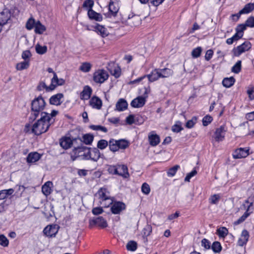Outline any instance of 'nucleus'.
<instances>
[{
    "label": "nucleus",
    "instance_id": "f257e3e1",
    "mask_svg": "<svg viewBox=\"0 0 254 254\" xmlns=\"http://www.w3.org/2000/svg\"><path fill=\"white\" fill-rule=\"evenodd\" d=\"M74 155L75 157H81L84 160H91L97 161L100 157V152L98 148H87L83 146H74L72 151V156Z\"/></svg>",
    "mask_w": 254,
    "mask_h": 254
},
{
    "label": "nucleus",
    "instance_id": "f03ea898",
    "mask_svg": "<svg viewBox=\"0 0 254 254\" xmlns=\"http://www.w3.org/2000/svg\"><path fill=\"white\" fill-rule=\"evenodd\" d=\"M46 103L41 96L34 99L31 102V111L29 120L30 122H33L41 113L45 107Z\"/></svg>",
    "mask_w": 254,
    "mask_h": 254
},
{
    "label": "nucleus",
    "instance_id": "7ed1b4c3",
    "mask_svg": "<svg viewBox=\"0 0 254 254\" xmlns=\"http://www.w3.org/2000/svg\"><path fill=\"white\" fill-rule=\"evenodd\" d=\"M49 118H47L46 116L45 117L44 116L41 115L40 119L35 122L32 126V132L37 135L46 132L52 125L50 123V121L47 120Z\"/></svg>",
    "mask_w": 254,
    "mask_h": 254
},
{
    "label": "nucleus",
    "instance_id": "20e7f679",
    "mask_svg": "<svg viewBox=\"0 0 254 254\" xmlns=\"http://www.w3.org/2000/svg\"><path fill=\"white\" fill-rule=\"evenodd\" d=\"M96 195L100 199L101 204L105 207H108L113 203V200L110 195L109 191L106 188H100Z\"/></svg>",
    "mask_w": 254,
    "mask_h": 254
},
{
    "label": "nucleus",
    "instance_id": "39448f33",
    "mask_svg": "<svg viewBox=\"0 0 254 254\" xmlns=\"http://www.w3.org/2000/svg\"><path fill=\"white\" fill-rule=\"evenodd\" d=\"M77 141H79L80 143H82L81 139L79 136L74 137L70 135V136H63L60 139L59 143L63 149L66 150L70 148Z\"/></svg>",
    "mask_w": 254,
    "mask_h": 254
},
{
    "label": "nucleus",
    "instance_id": "423d86ee",
    "mask_svg": "<svg viewBox=\"0 0 254 254\" xmlns=\"http://www.w3.org/2000/svg\"><path fill=\"white\" fill-rule=\"evenodd\" d=\"M145 91L143 96H139L133 99L130 105L134 108H140L144 106L146 102V99L148 97V94L150 92V89L144 88Z\"/></svg>",
    "mask_w": 254,
    "mask_h": 254
},
{
    "label": "nucleus",
    "instance_id": "0eeeda50",
    "mask_svg": "<svg viewBox=\"0 0 254 254\" xmlns=\"http://www.w3.org/2000/svg\"><path fill=\"white\" fill-rule=\"evenodd\" d=\"M108 77V72L104 69H98L93 74V80L98 83H103Z\"/></svg>",
    "mask_w": 254,
    "mask_h": 254
},
{
    "label": "nucleus",
    "instance_id": "6e6552de",
    "mask_svg": "<svg viewBox=\"0 0 254 254\" xmlns=\"http://www.w3.org/2000/svg\"><path fill=\"white\" fill-rule=\"evenodd\" d=\"M11 13L8 9H4L0 12V25L2 26L11 22Z\"/></svg>",
    "mask_w": 254,
    "mask_h": 254
},
{
    "label": "nucleus",
    "instance_id": "1a4fd4ad",
    "mask_svg": "<svg viewBox=\"0 0 254 254\" xmlns=\"http://www.w3.org/2000/svg\"><path fill=\"white\" fill-rule=\"evenodd\" d=\"M249 154V149L247 148H240L236 149L233 153V157L234 159H241L245 158Z\"/></svg>",
    "mask_w": 254,
    "mask_h": 254
},
{
    "label": "nucleus",
    "instance_id": "9d476101",
    "mask_svg": "<svg viewBox=\"0 0 254 254\" xmlns=\"http://www.w3.org/2000/svg\"><path fill=\"white\" fill-rule=\"evenodd\" d=\"M59 230V226L57 225H50L45 227L43 230L44 234L50 237H55Z\"/></svg>",
    "mask_w": 254,
    "mask_h": 254
},
{
    "label": "nucleus",
    "instance_id": "9b49d317",
    "mask_svg": "<svg viewBox=\"0 0 254 254\" xmlns=\"http://www.w3.org/2000/svg\"><path fill=\"white\" fill-rule=\"evenodd\" d=\"M111 210L113 214H120L123 210L126 209V204L121 201H116L113 202Z\"/></svg>",
    "mask_w": 254,
    "mask_h": 254
},
{
    "label": "nucleus",
    "instance_id": "f8f14e48",
    "mask_svg": "<svg viewBox=\"0 0 254 254\" xmlns=\"http://www.w3.org/2000/svg\"><path fill=\"white\" fill-rule=\"evenodd\" d=\"M89 104L92 108L100 110L102 106V101L99 97L94 96L90 99Z\"/></svg>",
    "mask_w": 254,
    "mask_h": 254
},
{
    "label": "nucleus",
    "instance_id": "ddd939ff",
    "mask_svg": "<svg viewBox=\"0 0 254 254\" xmlns=\"http://www.w3.org/2000/svg\"><path fill=\"white\" fill-rule=\"evenodd\" d=\"M226 129L224 126L217 128L214 133V138L216 141H222L225 137Z\"/></svg>",
    "mask_w": 254,
    "mask_h": 254
},
{
    "label": "nucleus",
    "instance_id": "4468645a",
    "mask_svg": "<svg viewBox=\"0 0 254 254\" xmlns=\"http://www.w3.org/2000/svg\"><path fill=\"white\" fill-rule=\"evenodd\" d=\"M117 175L122 176L125 178H127L129 177L128 169L125 165H117Z\"/></svg>",
    "mask_w": 254,
    "mask_h": 254
},
{
    "label": "nucleus",
    "instance_id": "2eb2a0df",
    "mask_svg": "<svg viewBox=\"0 0 254 254\" xmlns=\"http://www.w3.org/2000/svg\"><path fill=\"white\" fill-rule=\"evenodd\" d=\"M148 140L150 145L155 146L157 145L160 141V137L156 134H155L153 131L151 132L148 135Z\"/></svg>",
    "mask_w": 254,
    "mask_h": 254
},
{
    "label": "nucleus",
    "instance_id": "dca6fc26",
    "mask_svg": "<svg viewBox=\"0 0 254 254\" xmlns=\"http://www.w3.org/2000/svg\"><path fill=\"white\" fill-rule=\"evenodd\" d=\"M89 18L91 20H94L96 21H101L103 19L102 15L97 13L93 9H88L87 12Z\"/></svg>",
    "mask_w": 254,
    "mask_h": 254
},
{
    "label": "nucleus",
    "instance_id": "f3484780",
    "mask_svg": "<svg viewBox=\"0 0 254 254\" xmlns=\"http://www.w3.org/2000/svg\"><path fill=\"white\" fill-rule=\"evenodd\" d=\"M249 232L246 230H244L242 231L241 237L238 241V245L242 247L246 245L249 240Z\"/></svg>",
    "mask_w": 254,
    "mask_h": 254
},
{
    "label": "nucleus",
    "instance_id": "a211bd4d",
    "mask_svg": "<svg viewBox=\"0 0 254 254\" xmlns=\"http://www.w3.org/2000/svg\"><path fill=\"white\" fill-rule=\"evenodd\" d=\"M94 31L102 37H107L109 35L108 30L103 26L97 24L94 27Z\"/></svg>",
    "mask_w": 254,
    "mask_h": 254
},
{
    "label": "nucleus",
    "instance_id": "6ab92c4d",
    "mask_svg": "<svg viewBox=\"0 0 254 254\" xmlns=\"http://www.w3.org/2000/svg\"><path fill=\"white\" fill-rule=\"evenodd\" d=\"M251 48V44L250 42L247 41L239 46L237 48L238 55L239 56L243 53L248 51Z\"/></svg>",
    "mask_w": 254,
    "mask_h": 254
},
{
    "label": "nucleus",
    "instance_id": "aec40b11",
    "mask_svg": "<svg viewBox=\"0 0 254 254\" xmlns=\"http://www.w3.org/2000/svg\"><path fill=\"white\" fill-rule=\"evenodd\" d=\"M150 82H154L157 80L160 77L159 68L154 69L150 74L146 75Z\"/></svg>",
    "mask_w": 254,
    "mask_h": 254
},
{
    "label": "nucleus",
    "instance_id": "412c9836",
    "mask_svg": "<svg viewBox=\"0 0 254 254\" xmlns=\"http://www.w3.org/2000/svg\"><path fill=\"white\" fill-rule=\"evenodd\" d=\"M92 89L89 86H86L84 87L83 91L81 93L80 98L82 100H88L90 98L91 93Z\"/></svg>",
    "mask_w": 254,
    "mask_h": 254
},
{
    "label": "nucleus",
    "instance_id": "4be33fe9",
    "mask_svg": "<svg viewBox=\"0 0 254 254\" xmlns=\"http://www.w3.org/2000/svg\"><path fill=\"white\" fill-rule=\"evenodd\" d=\"M41 155L36 152H33L30 153L27 157V162L28 163H35L38 161L41 158Z\"/></svg>",
    "mask_w": 254,
    "mask_h": 254
},
{
    "label": "nucleus",
    "instance_id": "5701e85b",
    "mask_svg": "<svg viewBox=\"0 0 254 254\" xmlns=\"http://www.w3.org/2000/svg\"><path fill=\"white\" fill-rule=\"evenodd\" d=\"M91 221L94 224L102 228L107 227L108 225L106 221L101 216L93 219Z\"/></svg>",
    "mask_w": 254,
    "mask_h": 254
},
{
    "label": "nucleus",
    "instance_id": "b1692460",
    "mask_svg": "<svg viewBox=\"0 0 254 254\" xmlns=\"http://www.w3.org/2000/svg\"><path fill=\"white\" fill-rule=\"evenodd\" d=\"M63 95L62 93H59L56 95L52 96L50 99V103L54 105H60L62 102L61 99L63 97Z\"/></svg>",
    "mask_w": 254,
    "mask_h": 254
},
{
    "label": "nucleus",
    "instance_id": "393cba45",
    "mask_svg": "<svg viewBox=\"0 0 254 254\" xmlns=\"http://www.w3.org/2000/svg\"><path fill=\"white\" fill-rule=\"evenodd\" d=\"M53 186L52 182L50 181L47 182L42 187V191L44 195L48 196L51 193L52 187Z\"/></svg>",
    "mask_w": 254,
    "mask_h": 254
},
{
    "label": "nucleus",
    "instance_id": "a878e982",
    "mask_svg": "<svg viewBox=\"0 0 254 254\" xmlns=\"http://www.w3.org/2000/svg\"><path fill=\"white\" fill-rule=\"evenodd\" d=\"M127 102L124 99H120L116 105V110L118 111H123L127 107Z\"/></svg>",
    "mask_w": 254,
    "mask_h": 254
},
{
    "label": "nucleus",
    "instance_id": "bb28decb",
    "mask_svg": "<svg viewBox=\"0 0 254 254\" xmlns=\"http://www.w3.org/2000/svg\"><path fill=\"white\" fill-rule=\"evenodd\" d=\"M159 72L161 78L169 77L174 73L173 70L168 68H159Z\"/></svg>",
    "mask_w": 254,
    "mask_h": 254
},
{
    "label": "nucleus",
    "instance_id": "cd10ccee",
    "mask_svg": "<svg viewBox=\"0 0 254 254\" xmlns=\"http://www.w3.org/2000/svg\"><path fill=\"white\" fill-rule=\"evenodd\" d=\"M64 82L65 81L63 79H59L56 73L54 72V76L52 79L51 83L54 86V89L57 85H62L64 84Z\"/></svg>",
    "mask_w": 254,
    "mask_h": 254
},
{
    "label": "nucleus",
    "instance_id": "c85d7f7f",
    "mask_svg": "<svg viewBox=\"0 0 254 254\" xmlns=\"http://www.w3.org/2000/svg\"><path fill=\"white\" fill-rule=\"evenodd\" d=\"M44 89H45L47 91H52L54 89V86L51 83L49 86H48L44 82H40L37 86V90L42 91Z\"/></svg>",
    "mask_w": 254,
    "mask_h": 254
},
{
    "label": "nucleus",
    "instance_id": "c756f323",
    "mask_svg": "<svg viewBox=\"0 0 254 254\" xmlns=\"http://www.w3.org/2000/svg\"><path fill=\"white\" fill-rule=\"evenodd\" d=\"M119 7L117 3H114L113 1H111L109 4V10L113 16H116L118 12Z\"/></svg>",
    "mask_w": 254,
    "mask_h": 254
},
{
    "label": "nucleus",
    "instance_id": "7c9ffc66",
    "mask_svg": "<svg viewBox=\"0 0 254 254\" xmlns=\"http://www.w3.org/2000/svg\"><path fill=\"white\" fill-rule=\"evenodd\" d=\"M34 28L35 32L39 34H42L46 30V27L43 25L40 21H36V24Z\"/></svg>",
    "mask_w": 254,
    "mask_h": 254
},
{
    "label": "nucleus",
    "instance_id": "2f4dec72",
    "mask_svg": "<svg viewBox=\"0 0 254 254\" xmlns=\"http://www.w3.org/2000/svg\"><path fill=\"white\" fill-rule=\"evenodd\" d=\"M58 113V112L56 110H53L52 113L51 114L47 113L46 112H42L41 115L44 116L45 117L46 116L47 118H49V119L47 120L48 121L49 120L50 121V123L52 125L54 122L55 119H53L54 117H55Z\"/></svg>",
    "mask_w": 254,
    "mask_h": 254
},
{
    "label": "nucleus",
    "instance_id": "473e14b6",
    "mask_svg": "<svg viewBox=\"0 0 254 254\" xmlns=\"http://www.w3.org/2000/svg\"><path fill=\"white\" fill-rule=\"evenodd\" d=\"M254 9V3H249L245 5L244 7L240 10V14L249 13Z\"/></svg>",
    "mask_w": 254,
    "mask_h": 254
},
{
    "label": "nucleus",
    "instance_id": "72a5a7b5",
    "mask_svg": "<svg viewBox=\"0 0 254 254\" xmlns=\"http://www.w3.org/2000/svg\"><path fill=\"white\" fill-rule=\"evenodd\" d=\"M235 79L234 77L225 78L222 81L223 85L227 88L230 87L235 83Z\"/></svg>",
    "mask_w": 254,
    "mask_h": 254
},
{
    "label": "nucleus",
    "instance_id": "f704fd0d",
    "mask_svg": "<svg viewBox=\"0 0 254 254\" xmlns=\"http://www.w3.org/2000/svg\"><path fill=\"white\" fill-rule=\"evenodd\" d=\"M109 146L110 150L112 152L117 151L119 149L117 140L114 139L110 140L109 142Z\"/></svg>",
    "mask_w": 254,
    "mask_h": 254
},
{
    "label": "nucleus",
    "instance_id": "c9c22d12",
    "mask_svg": "<svg viewBox=\"0 0 254 254\" xmlns=\"http://www.w3.org/2000/svg\"><path fill=\"white\" fill-rule=\"evenodd\" d=\"M94 136L93 135L87 133L83 135L82 142H83L87 145L91 144L93 142Z\"/></svg>",
    "mask_w": 254,
    "mask_h": 254
},
{
    "label": "nucleus",
    "instance_id": "e433bc0d",
    "mask_svg": "<svg viewBox=\"0 0 254 254\" xmlns=\"http://www.w3.org/2000/svg\"><path fill=\"white\" fill-rule=\"evenodd\" d=\"M152 232V227L150 225H146L142 230V235L144 239H146Z\"/></svg>",
    "mask_w": 254,
    "mask_h": 254
},
{
    "label": "nucleus",
    "instance_id": "4c0bfd02",
    "mask_svg": "<svg viewBox=\"0 0 254 254\" xmlns=\"http://www.w3.org/2000/svg\"><path fill=\"white\" fill-rule=\"evenodd\" d=\"M29 66V61H24L23 62L18 63L16 64V68L18 70H22L27 69Z\"/></svg>",
    "mask_w": 254,
    "mask_h": 254
},
{
    "label": "nucleus",
    "instance_id": "58836bf2",
    "mask_svg": "<svg viewBox=\"0 0 254 254\" xmlns=\"http://www.w3.org/2000/svg\"><path fill=\"white\" fill-rule=\"evenodd\" d=\"M35 50L36 52L40 55L45 54L47 51V47L46 46H41L37 44L35 46Z\"/></svg>",
    "mask_w": 254,
    "mask_h": 254
},
{
    "label": "nucleus",
    "instance_id": "ea45409f",
    "mask_svg": "<svg viewBox=\"0 0 254 254\" xmlns=\"http://www.w3.org/2000/svg\"><path fill=\"white\" fill-rule=\"evenodd\" d=\"M252 213V211H251V212H248V211H246L240 218H239L237 221L234 222V225H237L244 222Z\"/></svg>",
    "mask_w": 254,
    "mask_h": 254
},
{
    "label": "nucleus",
    "instance_id": "a19ab883",
    "mask_svg": "<svg viewBox=\"0 0 254 254\" xmlns=\"http://www.w3.org/2000/svg\"><path fill=\"white\" fill-rule=\"evenodd\" d=\"M36 24V21H35V19L32 17H31L27 20L26 23V28L28 30H31L35 27Z\"/></svg>",
    "mask_w": 254,
    "mask_h": 254
},
{
    "label": "nucleus",
    "instance_id": "79ce46f5",
    "mask_svg": "<svg viewBox=\"0 0 254 254\" xmlns=\"http://www.w3.org/2000/svg\"><path fill=\"white\" fill-rule=\"evenodd\" d=\"M91 68V64L87 62L83 63L79 67V69L84 72H89Z\"/></svg>",
    "mask_w": 254,
    "mask_h": 254
},
{
    "label": "nucleus",
    "instance_id": "37998d69",
    "mask_svg": "<svg viewBox=\"0 0 254 254\" xmlns=\"http://www.w3.org/2000/svg\"><path fill=\"white\" fill-rule=\"evenodd\" d=\"M119 149H125L129 146V142L125 139L117 140Z\"/></svg>",
    "mask_w": 254,
    "mask_h": 254
},
{
    "label": "nucleus",
    "instance_id": "c03bdc74",
    "mask_svg": "<svg viewBox=\"0 0 254 254\" xmlns=\"http://www.w3.org/2000/svg\"><path fill=\"white\" fill-rule=\"evenodd\" d=\"M126 247L128 251H134L137 249V243L133 241H129L127 243Z\"/></svg>",
    "mask_w": 254,
    "mask_h": 254
},
{
    "label": "nucleus",
    "instance_id": "a18cd8bd",
    "mask_svg": "<svg viewBox=\"0 0 254 254\" xmlns=\"http://www.w3.org/2000/svg\"><path fill=\"white\" fill-rule=\"evenodd\" d=\"M109 145V142L105 139H101L98 141L97 146L98 149L101 150L105 149Z\"/></svg>",
    "mask_w": 254,
    "mask_h": 254
},
{
    "label": "nucleus",
    "instance_id": "49530a36",
    "mask_svg": "<svg viewBox=\"0 0 254 254\" xmlns=\"http://www.w3.org/2000/svg\"><path fill=\"white\" fill-rule=\"evenodd\" d=\"M220 199V195L219 194H215L211 195L209 198V202L211 204H217Z\"/></svg>",
    "mask_w": 254,
    "mask_h": 254
},
{
    "label": "nucleus",
    "instance_id": "de8ad7c7",
    "mask_svg": "<svg viewBox=\"0 0 254 254\" xmlns=\"http://www.w3.org/2000/svg\"><path fill=\"white\" fill-rule=\"evenodd\" d=\"M211 249L214 253H219L222 249V247L220 243L219 242L216 241L214 242L212 246Z\"/></svg>",
    "mask_w": 254,
    "mask_h": 254
},
{
    "label": "nucleus",
    "instance_id": "09e8293b",
    "mask_svg": "<svg viewBox=\"0 0 254 254\" xmlns=\"http://www.w3.org/2000/svg\"><path fill=\"white\" fill-rule=\"evenodd\" d=\"M241 70V61H238L232 67V72L235 73H239Z\"/></svg>",
    "mask_w": 254,
    "mask_h": 254
},
{
    "label": "nucleus",
    "instance_id": "8fccbe9b",
    "mask_svg": "<svg viewBox=\"0 0 254 254\" xmlns=\"http://www.w3.org/2000/svg\"><path fill=\"white\" fill-rule=\"evenodd\" d=\"M180 168V166L176 165L170 168L167 172V175L169 177H173L176 174L177 170Z\"/></svg>",
    "mask_w": 254,
    "mask_h": 254
},
{
    "label": "nucleus",
    "instance_id": "3c124183",
    "mask_svg": "<svg viewBox=\"0 0 254 254\" xmlns=\"http://www.w3.org/2000/svg\"><path fill=\"white\" fill-rule=\"evenodd\" d=\"M202 52V48L198 47L194 49L191 52V56L193 58H197L200 56Z\"/></svg>",
    "mask_w": 254,
    "mask_h": 254
},
{
    "label": "nucleus",
    "instance_id": "603ef678",
    "mask_svg": "<svg viewBox=\"0 0 254 254\" xmlns=\"http://www.w3.org/2000/svg\"><path fill=\"white\" fill-rule=\"evenodd\" d=\"M90 128L94 130H101L104 132H107L108 131L106 127L100 125H91Z\"/></svg>",
    "mask_w": 254,
    "mask_h": 254
},
{
    "label": "nucleus",
    "instance_id": "864d4df0",
    "mask_svg": "<svg viewBox=\"0 0 254 254\" xmlns=\"http://www.w3.org/2000/svg\"><path fill=\"white\" fill-rule=\"evenodd\" d=\"M141 191L144 194H148L150 192V188L149 185L146 183H144L141 186Z\"/></svg>",
    "mask_w": 254,
    "mask_h": 254
},
{
    "label": "nucleus",
    "instance_id": "5fc2aeb1",
    "mask_svg": "<svg viewBox=\"0 0 254 254\" xmlns=\"http://www.w3.org/2000/svg\"><path fill=\"white\" fill-rule=\"evenodd\" d=\"M94 5V1L92 0H85L83 3V8H88V9H92Z\"/></svg>",
    "mask_w": 254,
    "mask_h": 254
},
{
    "label": "nucleus",
    "instance_id": "6e6d98bb",
    "mask_svg": "<svg viewBox=\"0 0 254 254\" xmlns=\"http://www.w3.org/2000/svg\"><path fill=\"white\" fill-rule=\"evenodd\" d=\"M247 26L245 24H239L236 28V31L239 33H241L242 35H244V31L246 29Z\"/></svg>",
    "mask_w": 254,
    "mask_h": 254
},
{
    "label": "nucleus",
    "instance_id": "4d7b16f0",
    "mask_svg": "<svg viewBox=\"0 0 254 254\" xmlns=\"http://www.w3.org/2000/svg\"><path fill=\"white\" fill-rule=\"evenodd\" d=\"M9 242L8 239L3 235H0V245L3 247H7Z\"/></svg>",
    "mask_w": 254,
    "mask_h": 254
},
{
    "label": "nucleus",
    "instance_id": "13d9d810",
    "mask_svg": "<svg viewBox=\"0 0 254 254\" xmlns=\"http://www.w3.org/2000/svg\"><path fill=\"white\" fill-rule=\"evenodd\" d=\"M218 235L221 237H225L228 234V230L225 227H222L217 230Z\"/></svg>",
    "mask_w": 254,
    "mask_h": 254
},
{
    "label": "nucleus",
    "instance_id": "bf43d9fd",
    "mask_svg": "<svg viewBox=\"0 0 254 254\" xmlns=\"http://www.w3.org/2000/svg\"><path fill=\"white\" fill-rule=\"evenodd\" d=\"M196 122V118L195 117L193 118L191 120H189L186 124V127L188 128H192Z\"/></svg>",
    "mask_w": 254,
    "mask_h": 254
},
{
    "label": "nucleus",
    "instance_id": "052dcab7",
    "mask_svg": "<svg viewBox=\"0 0 254 254\" xmlns=\"http://www.w3.org/2000/svg\"><path fill=\"white\" fill-rule=\"evenodd\" d=\"M179 124H176L172 126V130L174 132H179L181 130L183 129V128L182 127L181 123L179 122Z\"/></svg>",
    "mask_w": 254,
    "mask_h": 254
},
{
    "label": "nucleus",
    "instance_id": "680f3d73",
    "mask_svg": "<svg viewBox=\"0 0 254 254\" xmlns=\"http://www.w3.org/2000/svg\"><path fill=\"white\" fill-rule=\"evenodd\" d=\"M245 24L247 26V27H254V17L250 16L248 19L246 21Z\"/></svg>",
    "mask_w": 254,
    "mask_h": 254
},
{
    "label": "nucleus",
    "instance_id": "e2e57ef3",
    "mask_svg": "<svg viewBox=\"0 0 254 254\" xmlns=\"http://www.w3.org/2000/svg\"><path fill=\"white\" fill-rule=\"evenodd\" d=\"M210 242L206 239H203L201 240V246L205 249H209L210 248Z\"/></svg>",
    "mask_w": 254,
    "mask_h": 254
},
{
    "label": "nucleus",
    "instance_id": "0e129e2a",
    "mask_svg": "<svg viewBox=\"0 0 254 254\" xmlns=\"http://www.w3.org/2000/svg\"><path fill=\"white\" fill-rule=\"evenodd\" d=\"M111 73L116 78L119 77L121 75V69L119 67H115L113 71H111Z\"/></svg>",
    "mask_w": 254,
    "mask_h": 254
},
{
    "label": "nucleus",
    "instance_id": "69168bd1",
    "mask_svg": "<svg viewBox=\"0 0 254 254\" xmlns=\"http://www.w3.org/2000/svg\"><path fill=\"white\" fill-rule=\"evenodd\" d=\"M92 212L94 215H99L103 212V210L101 207H94L92 210Z\"/></svg>",
    "mask_w": 254,
    "mask_h": 254
},
{
    "label": "nucleus",
    "instance_id": "338daca9",
    "mask_svg": "<svg viewBox=\"0 0 254 254\" xmlns=\"http://www.w3.org/2000/svg\"><path fill=\"white\" fill-rule=\"evenodd\" d=\"M31 56L30 52L29 50L24 51L22 54V58L24 61H29V58Z\"/></svg>",
    "mask_w": 254,
    "mask_h": 254
},
{
    "label": "nucleus",
    "instance_id": "774afa93",
    "mask_svg": "<svg viewBox=\"0 0 254 254\" xmlns=\"http://www.w3.org/2000/svg\"><path fill=\"white\" fill-rule=\"evenodd\" d=\"M212 120V117L210 116H206L203 118L202 123L204 126H207L211 122Z\"/></svg>",
    "mask_w": 254,
    "mask_h": 254
}]
</instances>
